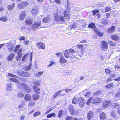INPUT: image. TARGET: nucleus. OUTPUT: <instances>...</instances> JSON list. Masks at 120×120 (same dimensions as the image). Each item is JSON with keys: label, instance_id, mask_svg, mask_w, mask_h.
I'll list each match as a JSON object with an SVG mask.
<instances>
[{"label": "nucleus", "instance_id": "1", "mask_svg": "<svg viewBox=\"0 0 120 120\" xmlns=\"http://www.w3.org/2000/svg\"><path fill=\"white\" fill-rule=\"evenodd\" d=\"M87 46V45L85 44L83 45H77V47L78 48L80 49V50H78L76 52L73 49H70L65 50L64 52V56L65 57L67 58H74L75 56L77 54L81 57L84 51V49Z\"/></svg>", "mask_w": 120, "mask_h": 120}, {"label": "nucleus", "instance_id": "2", "mask_svg": "<svg viewBox=\"0 0 120 120\" xmlns=\"http://www.w3.org/2000/svg\"><path fill=\"white\" fill-rule=\"evenodd\" d=\"M69 12L68 11L64 12V16L60 15L55 17V20L60 23H62L65 21V20L69 17Z\"/></svg>", "mask_w": 120, "mask_h": 120}, {"label": "nucleus", "instance_id": "3", "mask_svg": "<svg viewBox=\"0 0 120 120\" xmlns=\"http://www.w3.org/2000/svg\"><path fill=\"white\" fill-rule=\"evenodd\" d=\"M95 27V24L93 22L90 23L88 25V27L89 28H94V30L98 35L100 36H102L103 35V34L102 33H100L99 31V30L97 29Z\"/></svg>", "mask_w": 120, "mask_h": 120}, {"label": "nucleus", "instance_id": "4", "mask_svg": "<svg viewBox=\"0 0 120 120\" xmlns=\"http://www.w3.org/2000/svg\"><path fill=\"white\" fill-rule=\"evenodd\" d=\"M40 83V81L38 80L35 81L34 82V86H33L34 90L35 93L37 94L40 93V90L38 88L37 86H39Z\"/></svg>", "mask_w": 120, "mask_h": 120}, {"label": "nucleus", "instance_id": "5", "mask_svg": "<svg viewBox=\"0 0 120 120\" xmlns=\"http://www.w3.org/2000/svg\"><path fill=\"white\" fill-rule=\"evenodd\" d=\"M101 48L102 50L106 51L108 48V44L105 41H103L101 42Z\"/></svg>", "mask_w": 120, "mask_h": 120}, {"label": "nucleus", "instance_id": "6", "mask_svg": "<svg viewBox=\"0 0 120 120\" xmlns=\"http://www.w3.org/2000/svg\"><path fill=\"white\" fill-rule=\"evenodd\" d=\"M68 110L70 113L71 115H74L76 113L75 110L72 105H70L69 106Z\"/></svg>", "mask_w": 120, "mask_h": 120}, {"label": "nucleus", "instance_id": "7", "mask_svg": "<svg viewBox=\"0 0 120 120\" xmlns=\"http://www.w3.org/2000/svg\"><path fill=\"white\" fill-rule=\"evenodd\" d=\"M111 103L110 101H104L102 105V107L103 109L108 108L111 105Z\"/></svg>", "mask_w": 120, "mask_h": 120}, {"label": "nucleus", "instance_id": "8", "mask_svg": "<svg viewBox=\"0 0 120 120\" xmlns=\"http://www.w3.org/2000/svg\"><path fill=\"white\" fill-rule=\"evenodd\" d=\"M41 21L38 22H35L33 24L32 26V29L33 30H35L41 25Z\"/></svg>", "mask_w": 120, "mask_h": 120}, {"label": "nucleus", "instance_id": "9", "mask_svg": "<svg viewBox=\"0 0 120 120\" xmlns=\"http://www.w3.org/2000/svg\"><path fill=\"white\" fill-rule=\"evenodd\" d=\"M79 106L80 107L82 108L84 106L85 101L84 98L80 97L79 98Z\"/></svg>", "mask_w": 120, "mask_h": 120}, {"label": "nucleus", "instance_id": "10", "mask_svg": "<svg viewBox=\"0 0 120 120\" xmlns=\"http://www.w3.org/2000/svg\"><path fill=\"white\" fill-rule=\"evenodd\" d=\"M8 44L7 48L8 51L9 52H11L13 51L14 48V44L10 43H8Z\"/></svg>", "mask_w": 120, "mask_h": 120}, {"label": "nucleus", "instance_id": "11", "mask_svg": "<svg viewBox=\"0 0 120 120\" xmlns=\"http://www.w3.org/2000/svg\"><path fill=\"white\" fill-rule=\"evenodd\" d=\"M12 85L10 83H7L5 86L6 90L7 91H11L12 90Z\"/></svg>", "mask_w": 120, "mask_h": 120}, {"label": "nucleus", "instance_id": "12", "mask_svg": "<svg viewBox=\"0 0 120 120\" xmlns=\"http://www.w3.org/2000/svg\"><path fill=\"white\" fill-rule=\"evenodd\" d=\"M33 20L30 18L28 17L26 18L25 21V24L26 25H31L33 22Z\"/></svg>", "mask_w": 120, "mask_h": 120}, {"label": "nucleus", "instance_id": "13", "mask_svg": "<svg viewBox=\"0 0 120 120\" xmlns=\"http://www.w3.org/2000/svg\"><path fill=\"white\" fill-rule=\"evenodd\" d=\"M22 51V49L20 48V46L17 45L14 50V52H17V53L18 52L20 53H21Z\"/></svg>", "mask_w": 120, "mask_h": 120}, {"label": "nucleus", "instance_id": "14", "mask_svg": "<svg viewBox=\"0 0 120 120\" xmlns=\"http://www.w3.org/2000/svg\"><path fill=\"white\" fill-rule=\"evenodd\" d=\"M94 114V113L91 111H90L87 115V119L88 120H90L93 118Z\"/></svg>", "mask_w": 120, "mask_h": 120}, {"label": "nucleus", "instance_id": "15", "mask_svg": "<svg viewBox=\"0 0 120 120\" xmlns=\"http://www.w3.org/2000/svg\"><path fill=\"white\" fill-rule=\"evenodd\" d=\"M17 85V87L19 89H24L26 87V84L25 83H19Z\"/></svg>", "mask_w": 120, "mask_h": 120}, {"label": "nucleus", "instance_id": "16", "mask_svg": "<svg viewBox=\"0 0 120 120\" xmlns=\"http://www.w3.org/2000/svg\"><path fill=\"white\" fill-rule=\"evenodd\" d=\"M15 55V54L12 52L8 56L7 59V60L8 61L11 60L13 59Z\"/></svg>", "mask_w": 120, "mask_h": 120}, {"label": "nucleus", "instance_id": "17", "mask_svg": "<svg viewBox=\"0 0 120 120\" xmlns=\"http://www.w3.org/2000/svg\"><path fill=\"white\" fill-rule=\"evenodd\" d=\"M20 16L19 19L21 20H22L24 19L26 15V12L25 11L21 12L20 13Z\"/></svg>", "mask_w": 120, "mask_h": 120}, {"label": "nucleus", "instance_id": "18", "mask_svg": "<svg viewBox=\"0 0 120 120\" xmlns=\"http://www.w3.org/2000/svg\"><path fill=\"white\" fill-rule=\"evenodd\" d=\"M37 45L39 49H45V45L42 43H38L37 44Z\"/></svg>", "mask_w": 120, "mask_h": 120}, {"label": "nucleus", "instance_id": "19", "mask_svg": "<svg viewBox=\"0 0 120 120\" xmlns=\"http://www.w3.org/2000/svg\"><path fill=\"white\" fill-rule=\"evenodd\" d=\"M95 99L93 97H91L90 98L87 102V104L88 105L90 104V102H91L93 103H95Z\"/></svg>", "mask_w": 120, "mask_h": 120}, {"label": "nucleus", "instance_id": "20", "mask_svg": "<svg viewBox=\"0 0 120 120\" xmlns=\"http://www.w3.org/2000/svg\"><path fill=\"white\" fill-rule=\"evenodd\" d=\"M38 11V9L37 8H35L32 9L31 10L32 15H35L37 14Z\"/></svg>", "mask_w": 120, "mask_h": 120}, {"label": "nucleus", "instance_id": "21", "mask_svg": "<svg viewBox=\"0 0 120 120\" xmlns=\"http://www.w3.org/2000/svg\"><path fill=\"white\" fill-rule=\"evenodd\" d=\"M117 113L115 111L113 110L110 113V116L114 118H116L117 117Z\"/></svg>", "mask_w": 120, "mask_h": 120}, {"label": "nucleus", "instance_id": "22", "mask_svg": "<svg viewBox=\"0 0 120 120\" xmlns=\"http://www.w3.org/2000/svg\"><path fill=\"white\" fill-rule=\"evenodd\" d=\"M59 61L60 63L62 64L66 63L67 62V61L65 59L62 55H61L60 56Z\"/></svg>", "mask_w": 120, "mask_h": 120}, {"label": "nucleus", "instance_id": "23", "mask_svg": "<svg viewBox=\"0 0 120 120\" xmlns=\"http://www.w3.org/2000/svg\"><path fill=\"white\" fill-rule=\"evenodd\" d=\"M24 98L26 101H29L31 99V97L30 95L26 94L24 96Z\"/></svg>", "mask_w": 120, "mask_h": 120}, {"label": "nucleus", "instance_id": "24", "mask_svg": "<svg viewBox=\"0 0 120 120\" xmlns=\"http://www.w3.org/2000/svg\"><path fill=\"white\" fill-rule=\"evenodd\" d=\"M111 38L114 41H117L119 39V37L116 34H113L111 37Z\"/></svg>", "mask_w": 120, "mask_h": 120}, {"label": "nucleus", "instance_id": "25", "mask_svg": "<svg viewBox=\"0 0 120 120\" xmlns=\"http://www.w3.org/2000/svg\"><path fill=\"white\" fill-rule=\"evenodd\" d=\"M15 6V4L14 3H13L10 5H8L7 6L8 10L9 11H11L13 9Z\"/></svg>", "mask_w": 120, "mask_h": 120}, {"label": "nucleus", "instance_id": "26", "mask_svg": "<svg viewBox=\"0 0 120 120\" xmlns=\"http://www.w3.org/2000/svg\"><path fill=\"white\" fill-rule=\"evenodd\" d=\"M115 27L113 26L109 28L107 31V32L109 33H111L114 32L115 30Z\"/></svg>", "mask_w": 120, "mask_h": 120}, {"label": "nucleus", "instance_id": "27", "mask_svg": "<svg viewBox=\"0 0 120 120\" xmlns=\"http://www.w3.org/2000/svg\"><path fill=\"white\" fill-rule=\"evenodd\" d=\"M105 113L104 112L101 113L100 114V117L101 120H105L106 118Z\"/></svg>", "mask_w": 120, "mask_h": 120}, {"label": "nucleus", "instance_id": "28", "mask_svg": "<svg viewBox=\"0 0 120 120\" xmlns=\"http://www.w3.org/2000/svg\"><path fill=\"white\" fill-rule=\"evenodd\" d=\"M44 71H41V72H39L37 73L34 74V75L35 77H38L42 75Z\"/></svg>", "mask_w": 120, "mask_h": 120}, {"label": "nucleus", "instance_id": "29", "mask_svg": "<svg viewBox=\"0 0 120 120\" xmlns=\"http://www.w3.org/2000/svg\"><path fill=\"white\" fill-rule=\"evenodd\" d=\"M78 102H79V98L76 97H75L72 101V103L73 104H76Z\"/></svg>", "mask_w": 120, "mask_h": 120}, {"label": "nucleus", "instance_id": "30", "mask_svg": "<svg viewBox=\"0 0 120 120\" xmlns=\"http://www.w3.org/2000/svg\"><path fill=\"white\" fill-rule=\"evenodd\" d=\"M50 18L48 17L44 18L42 19V21L44 23L49 22L50 20Z\"/></svg>", "mask_w": 120, "mask_h": 120}, {"label": "nucleus", "instance_id": "31", "mask_svg": "<svg viewBox=\"0 0 120 120\" xmlns=\"http://www.w3.org/2000/svg\"><path fill=\"white\" fill-rule=\"evenodd\" d=\"M63 90H61L57 91V92L55 93V94L53 95V98H55L56 97L59 96V94L62 91H63Z\"/></svg>", "mask_w": 120, "mask_h": 120}, {"label": "nucleus", "instance_id": "32", "mask_svg": "<svg viewBox=\"0 0 120 120\" xmlns=\"http://www.w3.org/2000/svg\"><path fill=\"white\" fill-rule=\"evenodd\" d=\"M18 55L16 57V59L17 60H19L21 59L22 55V54L21 53L18 52L17 53Z\"/></svg>", "mask_w": 120, "mask_h": 120}, {"label": "nucleus", "instance_id": "33", "mask_svg": "<svg viewBox=\"0 0 120 120\" xmlns=\"http://www.w3.org/2000/svg\"><path fill=\"white\" fill-rule=\"evenodd\" d=\"M29 55L28 54H26L25 55L22 57V61H25L28 58Z\"/></svg>", "mask_w": 120, "mask_h": 120}, {"label": "nucleus", "instance_id": "34", "mask_svg": "<svg viewBox=\"0 0 120 120\" xmlns=\"http://www.w3.org/2000/svg\"><path fill=\"white\" fill-rule=\"evenodd\" d=\"M64 113V112L62 110H61L59 112L58 114V118H61Z\"/></svg>", "mask_w": 120, "mask_h": 120}, {"label": "nucleus", "instance_id": "35", "mask_svg": "<svg viewBox=\"0 0 120 120\" xmlns=\"http://www.w3.org/2000/svg\"><path fill=\"white\" fill-rule=\"evenodd\" d=\"M24 102L23 101H22L21 103L19 105L18 107V109H21L23 107L24 105Z\"/></svg>", "mask_w": 120, "mask_h": 120}, {"label": "nucleus", "instance_id": "36", "mask_svg": "<svg viewBox=\"0 0 120 120\" xmlns=\"http://www.w3.org/2000/svg\"><path fill=\"white\" fill-rule=\"evenodd\" d=\"M24 95L23 94H22L21 92H19L17 95V97L18 98L21 99L23 97Z\"/></svg>", "mask_w": 120, "mask_h": 120}, {"label": "nucleus", "instance_id": "37", "mask_svg": "<svg viewBox=\"0 0 120 120\" xmlns=\"http://www.w3.org/2000/svg\"><path fill=\"white\" fill-rule=\"evenodd\" d=\"M108 42L110 44V45L112 47H115L116 45V43L113 42L112 41H111L109 40Z\"/></svg>", "mask_w": 120, "mask_h": 120}, {"label": "nucleus", "instance_id": "38", "mask_svg": "<svg viewBox=\"0 0 120 120\" xmlns=\"http://www.w3.org/2000/svg\"><path fill=\"white\" fill-rule=\"evenodd\" d=\"M21 3L24 8L26 7L29 4L26 1H23Z\"/></svg>", "mask_w": 120, "mask_h": 120}, {"label": "nucleus", "instance_id": "39", "mask_svg": "<svg viewBox=\"0 0 120 120\" xmlns=\"http://www.w3.org/2000/svg\"><path fill=\"white\" fill-rule=\"evenodd\" d=\"M102 100L99 98H95V103H100L102 102Z\"/></svg>", "mask_w": 120, "mask_h": 120}, {"label": "nucleus", "instance_id": "40", "mask_svg": "<svg viewBox=\"0 0 120 120\" xmlns=\"http://www.w3.org/2000/svg\"><path fill=\"white\" fill-rule=\"evenodd\" d=\"M39 97V96L37 94H34L33 96V99L34 100H38Z\"/></svg>", "mask_w": 120, "mask_h": 120}, {"label": "nucleus", "instance_id": "41", "mask_svg": "<svg viewBox=\"0 0 120 120\" xmlns=\"http://www.w3.org/2000/svg\"><path fill=\"white\" fill-rule=\"evenodd\" d=\"M30 76V74L28 72H23L22 74V77H28Z\"/></svg>", "mask_w": 120, "mask_h": 120}, {"label": "nucleus", "instance_id": "42", "mask_svg": "<svg viewBox=\"0 0 120 120\" xmlns=\"http://www.w3.org/2000/svg\"><path fill=\"white\" fill-rule=\"evenodd\" d=\"M113 85L112 83H110L106 85L105 86V87L108 88H112L113 86Z\"/></svg>", "mask_w": 120, "mask_h": 120}, {"label": "nucleus", "instance_id": "43", "mask_svg": "<svg viewBox=\"0 0 120 120\" xmlns=\"http://www.w3.org/2000/svg\"><path fill=\"white\" fill-rule=\"evenodd\" d=\"M56 116V115L55 113H52L48 115L47 116V117L48 118H51L52 117H55Z\"/></svg>", "mask_w": 120, "mask_h": 120}, {"label": "nucleus", "instance_id": "44", "mask_svg": "<svg viewBox=\"0 0 120 120\" xmlns=\"http://www.w3.org/2000/svg\"><path fill=\"white\" fill-rule=\"evenodd\" d=\"M7 20L6 18L4 17H1L0 18V21H2L3 22H6Z\"/></svg>", "mask_w": 120, "mask_h": 120}, {"label": "nucleus", "instance_id": "45", "mask_svg": "<svg viewBox=\"0 0 120 120\" xmlns=\"http://www.w3.org/2000/svg\"><path fill=\"white\" fill-rule=\"evenodd\" d=\"M10 80L13 82H16L18 83H19V82L18 81V80L14 78H10Z\"/></svg>", "mask_w": 120, "mask_h": 120}, {"label": "nucleus", "instance_id": "46", "mask_svg": "<svg viewBox=\"0 0 120 120\" xmlns=\"http://www.w3.org/2000/svg\"><path fill=\"white\" fill-rule=\"evenodd\" d=\"M119 106V104L117 103H114L112 104V107L113 108H114L118 107Z\"/></svg>", "mask_w": 120, "mask_h": 120}, {"label": "nucleus", "instance_id": "47", "mask_svg": "<svg viewBox=\"0 0 120 120\" xmlns=\"http://www.w3.org/2000/svg\"><path fill=\"white\" fill-rule=\"evenodd\" d=\"M101 92L99 91H98L94 93L93 94L94 96L96 97L97 96H98L100 95Z\"/></svg>", "mask_w": 120, "mask_h": 120}, {"label": "nucleus", "instance_id": "48", "mask_svg": "<svg viewBox=\"0 0 120 120\" xmlns=\"http://www.w3.org/2000/svg\"><path fill=\"white\" fill-rule=\"evenodd\" d=\"M18 7L19 9H22L24 8L21 2L18 4Z\"/></svg>", "mask_w": 120, "mask_h": 120}, {"label": "nucleus", "instance_id": "49", "mask_svg": "<svg viewBox=\"0 0 120 120\" xmlns=\"http://www.w3.org/2000/svg\"><path fill=\"white\" fill-rule=\"evenodd\" d=\"M23 72V71L19 70L17 72V74L18 75L22 76V74Z\"/></svg>", "mask_w": 120, "mask_h": 120}, {"label": "nucleus", "instance_id": "50", "mask_svg": "<svg viewBox=\"0 0 120 120\" xmlns=\"http://www.w3.org/2000/svg\"><path fill=\"white\" fill-rule=\"evenodd\" d=\"M24 89L26 90V92L29 93L30 92L31 90L30 88L29 87H27L26 85V87Z\"/></svg>", "mask_w": 120, "mask_h": 120}, {"label": "nucleus", "instance_id": "51", "mask_svg": "<svg viewBox=\"0 0 120 120\" xmlns=\"http://www.w3.org/2000/svg\"><path fill=\"white\" fill-rule=\"evenodd\" d=\"M99 11V10H93L92 11L93 15L94 16H96V13L98 12Z\"/></svg>", "mask_w": 120, "mask_h": 120}, {"label": "nucleus", "instance_id": "52", "mask_svg": "<svg viewBox=\"0 0 120 120\" xmlns=\"http://www.w3.org/2000/svg\"><path fill=\"white\" fill-rule=\"evenodd\" d=\"M101 22L102 24H103L105 26L107 25L108 24V22L106 20H105L104 21L103 20H101Z\"/></svg>", "mask_w": 120, "mask_h": 120}, {"label": "nucleus", "instance_id": "53", "mask_svg": "<svg viewBox=\"0 0 120 120\" xmlns=\"http://www.w3.org/2000/svg\"><path fill=\"white\" fill-rule=\"evenodd\" d=\"M24 68L25 69L24 70L25 71H28L31 69L30 66H28L26 67H25Z\"/></svg>", "mask_w": 120, "mask_h": 120}, {"label": "nucleus", "instance_id": "54", "mask_svg": "<svg viewBox=\"0 0 120 120\" xmlns=\"http://www.w3.org/2000/svg\"><path fill=\"white\" fill-rule=\"evenodd\" d=\"M50 64L48 66V67L50 66H52V65L55 63V62L54 61H51L50 62Z\"/></svg>", "mask_w": 120, "mask_h": 120}, {"label": "nucleus", "instance_id": "55", "mask_svg": "<svg viewBox=\"0 0 120 120\" xmlns=\"http://www.w3.org/2000/svg\"><path fill=\"white\" fill-rule=\"evenodd\" d=\"M8 76L10 77H14L15 78H17L18 77V76L15 75H13V74L11 73H9L8 74Z\"/></svg>", "mask_w": 120, "mask_h": 120}, {"label": "nucleus", "instance_id": "56", "mask_svg": "<svg viewBox=\"0 0 120 120\" xmlns=\"http://www.w3.org/2000/svg\"><path fill=\"white\" fill-rule=\"evenodd\" d=\"M91 92L90 91H88L85 94V96L86 97H88L90 96Z\"/></svg>", "mask_w": 120, "mask_h": 120}, {"label": "nucleus", "instance_id": "57", "mask_svg": "<svg viewBox=\"0 0 120 120\" xmlns=\"http://www.w3.org/2000/svg\"><path fill=\"white\" fill-rule=\"evenodd\" d=\"M40 113L39 112H35L34 114V116H38L40 115Z\"/></svg>", "mask_w": 120, "mask_h": 120}, {"label": "nucleus", "instance_id": "58", "mask_svg": "<svg viewBox=\"0 0 120 120\" xmlns=\"http://www.w3.org/2000/svg\"><path fill=\"white\" fill-rule=\"evenodd\" d=\"M111 9V8L109 7H106L105 8V11L106 12L109 11Z\"/></svg>", "mask_w": 120, "mask_h": 120}, {"label": "nucleus", "instance_id": "59", "mask_svg": "<svg viewBox=\"0 0 120 120\" xmlns=\"http://www.w3.org/2000/svg\"><path fill=\"white\" fill-rule=\"evenodd\" d=\"M34 105V102L33 101H31L30 102L29 105V106H32Z\"/></svg>", "mask_w": 120, "mask_h": 120}, {"label": "nucleus", "instance_id": "60", "mask_svg": "<svg viewBox=\"0 0 120 120\" xmlns=\"http://www.w3.org/2000/svg\"><path fill=\"white\" fill-rule=\"evenodd\" d=\"M65 91L66 92L68 93L73 91L72 89H66L65 90Z\"/></svg>", "mask_w": 120, "mask_h": 120}, {"label": "nucleus", "instance_id": "61", "mask_svg": "<svg viewBox=\"0 0 120 120\" xmlns=\"http://www.w3.org/2000/svg\"><path fill=\"white\" fill-rule=\"evenodd\" d=\"M112 79L111 78H109L106 81V82L107 83L111 81H112Z\"/></svg>", "mask_w": 120, "mask_h": 120}, {"label": "nucleus", "instance_id": "62", "mask_svg": "<svg viewBox=\"0 0 120 120\" xmlns=\"http://www.w3.org/2000/svg\"><path fill=\"white\" fill-rule=\"evenodd\" d=\"M55 2L58 4H60L61 3V2L60 0H55Z\"/></svg>", "mask_w": 120, "mask_h": 120}, {"label": "nucleus", "instance_id": "63", "mask_svg": "<svg viewBox=\"0 0 120 120\" xmlns=\"http://www.w3.org/2000/svg\"><path fill=\"white\" fill-rule=\"evenodd\" d=\"M105 71L106 72L109 73H110V71L109 69L106 68L105 69Z\"/></svg>", "mask_w": 120, "mask_h": 120}, {"label": "nucleus", "instance_id": "64", "mask_svg": "<svg viewBox=\"0 0 120 120\" xmlns=\"http://www.w3.org/2000/svg\"><path fill=\"white\" fill-rule=\"evenodd\" d=\"M25 117L24 116H22L19 119V120H24Z\"/></svg>", "mask_w": 120, "mask_h": 120}]
</instances>
